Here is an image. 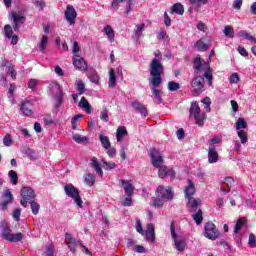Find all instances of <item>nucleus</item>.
<instances>
[{
    "label": "nucleus",
    "mask_w": 256,
    "mask_h": 256,
    "mask_svg": "<svg viewBox=\"0 0 256 256\" xmlns=\"http://www.w3.org/2000/svg\"><path fill=\"white\" fill-rule=\"evenodd\" d=\"M205 79L208 81V85H213V74L210 70L204 72V76H196L191 81V87L193 88L194 97L201 95L205 91Z\"/></svg>",
    "instance_id": "nucleus-1"
},
{
    "label": "nucleus",
    "mask_w": 256,
    "mask_h": 256,
    "mask_svg": "<svg viewBox=\"0 0 256 256\" xmlns=\"http://www.w3.org/2000/svg\"><path fill=\"white\" fill-rule=\"evenodd\" d=\"M164 67L161 64V61L157 58H153L150 63V75L152 78H149L150 85H161L163 83V75Z\"/></svg>",
    "instance_id": "nucleus-2"
},
{
    "label": "nucleus",
    "mask_w": 256,
    "mask_h": 256,
    "mask_svg": "<svg viewBox=\"0 0 256 256\" xmlns=\"http://www.w3.org/2000/svg\"><path fill=\"white\" fill-rule=\"evenodd\" d=\"M190 117H194L196 125L198 127H203L205 125V121H207V114L205 112H201V107H199V103L192 102L190 107Z\"/></svg>",
    "instance_id": "nucleus-3"
},
{
    "label": "nucleus",
    "mask_w": 256,
    "mask_h": 256,
    "mask_svg": "<svg viewBox=\"0 0 256 256\" xmlns=\"http://www.w3.org/2000/svg\"><path fill=\"white\" fill-rule=\"evenodd\" d=\"M170 233L174 241L175 249H177L180 253H183L187 247V240L185 237L179 236L177 235V232H175V221H172L170 224Z\"/></svg>",
    "instance_id": "nucleus-4"
},
{
    "label": "nucleus",
    "mask_w": 256,
    "mask_h": 256,
    "mask_svg": "<svg viewBox=\"0 0 256 256\" xmlns=\"http://www.w3.org/2000/svg\"><path fill=\"white\" fill-rule=\"evenodd\" d=\"M64 191L67 197H70L74 200V203H76L77 207H83V200L79 195V190L75 186H73V184H66L64 186Z\"/></svg>",
    "instance_id": "nucleus-5"
},
{
    "label": "nucleus",
    "mask_w": 256,
    "mask_h": 256,
    "mask_svg": "<svg viewBox=\"0 0 256 256\" xmlns=\"http://www.w3.org/2000/svg\"><path fill=\"white\" fill-rule=\"evenodd\" d=\"M219 230L217 229V226L213 224V222H208L204 226V237L206 239H210L211 241H215L216 239H219Z\"/></svg>",
    "instance_id": "nucleus-6"
},
{
    "label": "nucleus",
    "mask_w": 256,
    "mask_h": 256,
    "mask_svg": "<svg viewBox=\"0 0 256 256\" xmlns=\"http://www.w3.org/2000/svg\"><path fill=\"white\" fill-rule=\"evenodd\" d=\"M21 197L20 203L22 207H27V203L35 200V191L30 187H23L21 189Z\"/></svg>",
    "instance_id": "nucleus-7"
},
{
    "label": "nucleus",
    "mask_w": 256,
    "mask_h": 256,
    "mask_svg": "<svg viewBox=\"0 0 256 256\" xmlns=\"http://www.w3.org/2000/svg\"><path fill=\"white\" fill-rule=\"evenodd\" d=\"M150 158L153 167H155L156 169H159V167H161V165L165 163V160L163 159L161 152H159V150L155 148L151 149Z\"/></svg>",
    "instance_id": "nucleus-8"
},
{
    "label": "nucleus",
    "mask_w": 256,
    "mask_h": 256,
    "mask_svg": "<svg viewBox=\"0 0 256 256\" xmlns=\"http://www.w3.org/2000/svg\"><path fill=\"white\" fill-rule=\"evenodd\" d=\"M156 197L163 199V201H171L173 199V191H171V188L158 186L156 190Z\"/></svg>",
    "instance_id": "nucleus-9"
},
{
    "label": "nucleus",
    "mask_w": 256,
    "mask_h": 256,
    "mask_svg": "<svg viewBox=\"0 0 256 256\" xmlns=\"http://www.w3.org/2000/svg\"><path fill=\"white\" fill-rule=\"evenodd\" d=\"M11 203H13V194L9 190H4L1 196L0 210L6 211L8 205H11Z\"/></svg>",
    "instance_id": "nucleus-10"
},
{
    "label": "nucleus",
    "mask_w": 256,
    "mask_h": 256,
    "mask_svg": "<svg viewBox=\"0 0 256 256\" xmlns=\"http://www.w3.org/2000/svg\"><path fill=\"white\" fill-rule=\"evenodd\" d=\"M65 19L72 27L75 26V20L77 19V10L71 5H67L66 11L64 12Z\"/></svg>",
    "instance_id": "nucleus-11"
},
{
    "label": "nucleus",
    "mask_w": 256,
    "mask_h": 256,
    "mask_svg": "<svg viewBox=\"0 0 256 256\" xmlns=\"http://www.w3.org/2000/svg\"><path fill=\"white\" fill-rule=\"evenodd\" d=\"M11 19L13 20V29L14 31H19L20 25H23V23L26 21L25 16L21 12H12L11 13Z\"/></svg>",
    "instance_id": "nucleus-12"
},
{
    "label": "nucleus",
    "mask_w": 256,
    "mask_h": 256,
    "mask_svg": "<svg viewBox=\"0 0 256 256\" xmlns=\"http://www.w3.org/2000/svg\"><path fill=\"white\" fill-rule=\"evenodd\" d=\"M72 63L79 71H87V62L80 55H75L72 58Z\"/></svg>",
    "instance_id": "nucleus-13"
},
{
    "label": "nucleus",
    "mask_w": 256,
    "mask_h": 256,
    "mask_svg": "<svg viewBox=\"0 0 256 256\" xmlns=\"http://www.w3.org/2000/svg\"><path fill=\"white\" fill-rule=\"evenodd\" d=\"M65 238H66V244L68 245V249H70V251L72 253H75L77 247H79V245H82L81 242L77 241L71 234L66 233L65 234Z\"/></svg>",
    "instance_id": "nucleus-14"
},
{
    "label": "nucleus",
    "mask_w": 256,
    "mask_h": 256,
    "mask_svg": "<svg viewBox=\"0 0 256 256\" xmlns=\"http://www.w3.org/2000/svg\"><path fill=\"white\" fill-rule=\"evenodd\" d=\"M1 67H6L7 69V75H10L11 79H17V70H15V66L9 64V60L2 59L1 61Z\"/></svg>",
    "instance_id": "nucleus-15"
},
{
    "label": "nucleus",
    "mask_w": 256,
    "mask_h": 256,
    "mask_svg": "<svg viewBox=\"0 0 256 256\" xmlns=\"http://www.w3.org/2000/svg\"><path fill=\"white\" fill-rule=\"evenodd\" d=\"M157 87H159V85L151 84V91H152V94H153V101H154V103H157V105H161V103H163V98H162L163 91L158 90Z\"/></svg>",
    "instance_id": "nucleus-16"
},
{
    "label": "nucleus",
    "mask_w": 256,
    "mask_h": 256,
    "mask_svg": "<svg viewBox=\"0 0 256 256\" xmlns=\"http://www.w3.org/2000/svg\"><path fill=\"white\" fill-rule=\"evenodd\" d=\"M144 235L148 243H155V226L152 223L147 225V230L144 232Z\"/></svg>",
    "instance_id": "nucleus-17"
},
{
    "label": "nucleus",
    "mask_w": 256,
    "mask_h": 256,
    "mask_svg": "<svg viewBox=\"0 0 256 256\" xmlns=\"http://www.w3.org/2000/svg\"><path fill=\"white\" fill-rule=\"evenodd\" d=\"M21 111L23 115H26L27 117H31V115H33V102H31V100H25L22 103Z\"/></svg>",
    "instance_id": "nucleus-18"
},
{
    "label": "nucleus",
    "mask_w": 256,
    "mask_h": 256,
    "mask_svg": "<svg viewBox=\"0 0 256 256\" xmlns=\"http://www.w3.org/2000/svg\"><path fill=\"white\" fill-rule=\"evenodd\" d=\"M120 183L124 189L126 197L133 196V193L135 191V186H133V184H131V182L127 180H121Z\"/></svg>",
    "instance_id": "nucleus-19"
},
{
    "label": "nucleus",
    "mask_w": 256,
    "mask_h": 256,
    "mask_svg": "<svg viewBox=\"0 0 256 256\" xmlns=\"http://www.w3.org/2000/svg\"><path fill=\"white\" fill-rule=\"evenodd\" d=\"M187 186L185 187L184 193H185V197L186 199H189L191 197H193V195H195V183H193V181H191V179L187 180Z\"/></svg>",
    "instance_id": "nucleus-20"
},
{
    "label": "nucleus",
    "mask_w": 256,
    "mask_h": 256,
    "mask_svg": "<svg viewBox=\"0 0 256 256\" xmlns=\"http://www.w3.org/2000/svg\"><path fill=\"white\" fill-rule=\"evenodd\" d=\"M219 161V154L215 149V146H209L208 149V163H217Z\"/></svg>",
    "instance_id": "nucleus-21"
},
{
    "label": "nucleus",
    "mask_w": 256,
    "mask_h": 256,
    "mask_svg": "<svg viewBox=\"0 0 256 256\" xmlns=\"http://www.w3.org/2000/svg\"><path fill=\"white\" fill-rule=\"evenodd\" d=\"M193 69L196 75L199 73H203V61L201 60V56L197 55L193 61Z\"/></svg>",
    "instance_id": "nucleus-22"
},
{
    "label": "nucleus",
    "mask_w": 256,
    "mask_h": 256,
    "mask_svg": "<svg viewBox=\"0 0 256 256\" xmlns=\"http://www.w3.org/2000/svg\"><path fill=\"white\" fill-rule=\"evenodd\" d=\"M132 107L134 111H138L139 114H141L143 117H147V107L145 105L141 104V102L135 101L132 102Z\"/></svg>",
    "instance_id": "nucleus-23"
},
{
    "label": "nucleus",
    "mask_w": 256,
    "mask_h": 256,
    "mask_svg": "<svg viewBox=\"0 0 256 256\" xmlns=\"http://www.w3.org/2000/svg\"><path fill=\"white\" fill-rule=\"evenodd\" d=\"M91 166L94 168V170L100 177H103V169L101 168L103 167V162L99 163L97 158L93 157L91 159Z\"/></svg>",
    "instance_id": "nucleus-24"
},
{
    "label": "nucleus",
    "mask_w": 256,
    "mask_h": 256,
    "mask_svg": "<svg viewBox=\"0 0 256 256\" xmlns=\"http://www.w3.org/2000/svg\"><path fill=\"white\" fill-rule=\"evenodd\" d=\"M201 205V200L195 199L194 197L188 198L187 207L190 211H197V207Z\"/></svg>",
    "instance_id": "nucleus-25"
},
{
    "label": "nucleus",
    "mask_w": 256,
    "mask_h": 256,
    "mask_svg": "<svg viewBox=\"0 0 256 256\" xmlns=\"http://www.w3.org/2000/svg\"><path fill=\"white\" fill-rule=\"evenodd\" d=\"M126 135H128L127 128H125V126H119L116 130V139L118 143H121L123 137H126Z\"/></svg>",
    "instance_id": "nucleus-26"
},
{
    "label": "nucleus",
    "mask_w": 256,
    "mask_h": 256,
    "mask_svg": "<svg viewBox=\"0 0 256 256\" xmlns=\"http://www.w3.org/2000/svg\"><path fill=\"white\" fill-rule=\"evenodd\" d=\"M11 228L7 225H2L1 228V233H2V237L5 239V241H9V239H11V236L13 235L11 233Z\"/></svg>",
    "instance_id": "nucleus-27"
},
{
    "label": "nucleus",
    "mask_w": 256,
    "mask_h": 256,
    "mask_svg": "<svg viewBox=\"0 0 256 256\" xmlns=\"http://www.w3.org/2000/svg\"><path fill=\"white\" fill-rule=\"evenodd\" d=\"M104 33L105 35H107L108 41H110V43H113V41H115V31L113 30V28H111L110 25H107L104 28Z\"/></svg>",
    "instance_id": "nucleus-28"
},
{
    "label": "nucleus",
    "mask_w": 256,
    "mask_h": 256,
    "mask_svg": "<svg viewBox=\"0 0 256 256\" xmlns=\"http://www.w3.org/2000/svg\"><path fill=\"white\" fill-rule=\"evenodd\" d=\"M99 141L102 144V147L104 149H109L111 147V142L109 141V137L103 135V134H99Z\"/></svg>",
    "instance_id": "nucleus-29"
},
{
    "label": "nucleus",
    "mask_w": 256,
    "mask_h": 256,
    "mask_svg": "<svg viewBox=\"0 0 256 256\" xmlns=\"http://www.w3.org/2000/svg\"><path fill=\"white\" fill-rule=\"evenodd\" d=\"M171 13H177V15H183V13H185V8L181 3H176L172 6Z\"/></svg>",
    "instance_id": "nucleus-30"
},
{
    "label": "nucleus",
    "mask_w": 256,
    "mask_h": 256,
    "mask_svg": "<svg viewBox=\"0 0 256 256\" xmlns=\"http://www.w3.org/2000/svg\"><path fill=\"white\" fill-rule=\"evenodd\" d=\"M109 82H108V85L109 87L113 88L115 87V85H117V76H115V70L114 69H111L109 71Z\"/></svg>",
    "instance_id": "nucleus-31"
},
{
    "label": "nucleus",
    "mask_w": 256,
    "mask_h": 256,
    "mask_svg": "<svg viewBox=\"0 0 256 256\" xmlns=\"http://www.w3.org/2000/svg\"><path fill=\"white\" fill-rule=\"evenodd\" d=\"M143 31H145V24L137 25L136 30H134V38L137 40L141 39Z\"/></svg>",
    "instance_id": "nucleus-32"
},
{
    "label": "nucleus",
    "mask_w": 256,
    "mask_h": 256,
    "mask_svg": "<svg viewBox=\"0 0 256 256\" xmlns=\"http://www.w3.org/2000/svg\"><path fill=\"white\" fill-rule=\"evenodd\" d=\"M79 107H82L86 110V113H91V104H89V101L85 99V97H82L79 102Z\"/></svg>",
    "instance_id": "nucleus-33"
},
{
    "label": "nucleus",
    "mask_w": 256,
    "mask_h": 256,
    "mask_svg": "<svg viewBox=\"0 0 256 256\" xmlns=\"http://www.w3.org/2000/svg\"><path fill=\"white\" fill-rule=\"evenodd\" d=\"M102 167L106 171H111L117 168V164L115 162H111V161L107 162L105 160H102Z\"/></svg>",
    "instance_id": "nucleus-34"
},
{
    "label": "nucleus",
    "mask_w": 256,
    "mask_h": 256,
    "mask_svg": "<svg viewBox=\"0 0 256 256\" xmlns=\"http://www.w3.org/2000/svg\"><path fill=\"white\" fill-rule=\"evenodd\" d=\"M192 217L197 225H201V223H203V211L198 210L192 215Z\"/></svg>",
    "instance_id": "nucleus-35"
},
{
    "label": "nucleus",
    "mask_w": 256,
    "mask_h": 256,
    "mask_svg": "<svg viewBox=\"0 0 256 256\" xmlns=\"http://www.w3.org/2000/svg\"><path fill=\"white\" fill-rule=\"evenodd\" d=\"M223 33L224 35H226V37H229L230 39H233V37H235V31L230 25L225 26Z\"/></svg>",
    "instance_id": "nucleus-36"
},
{
    "label": "nucleus",
    "mask_w": 256,
    "mask_h": 256,
    "mask_svg": "<svg viewBox=\"0 0 256 256\" xmlns=\"http://www.w3.org/2000/svg\"><path fill=\"white\" fill-rule=\"evenodd\" d=\"M8 175L12 181V185H17L19 183V175H17V172H15V170H10Z\"/></svg>",
    "instance_id": "nucleus-37"
},
{
    "label": "nucleus",
    "mask_w": 256,
    "mask_h": 256,
    "mask_svg": "<svg viewBox=\"0 0 256 256\" xmlns=\"http://www.w3.org/2000/svg\"><path fill=\"white\" fill-rule=\"evenodd\" d=\"M238 37H243L247 41H254V42H256V38L253 37L251 34L247 33V31H240V32H238Z\"/></svg>",
    "instance_id": "nucleus-38"
},
{
    "label": "nucleus",
    "mask_w": 256,
    "mask_h": 256,
    "mask_svg": "<svg viewBox=\"0 0 256 256\" xmlns=\"http://www.w3.org/2000/svg\"><path fill=\"white\" fill-rule=\"evenodd\" d=\"M159 171H158V175L160 177V179H165V177H167V172L169 171V168H167V166H163L160 165V167H158Z\"/></svg>",
    "instance_id": "nucleus-39"
},
{
    "label": "nucleus",
    "mask_w": 256,
    "mask_h": 256,
    "mask_svg": "<svg viewBox=\"0 0 256 256\" xmlns=\"http://www.w3.org/2000/svg\"><path fill=\"white\" fill-rule=\"evenodd\" d=\"M84 181L89 187H91L95 183V176L91 173H88L84 176Z\"/></svg>",
    "instance_id": "nucleus-40"
},
{
    "label": "nucleus",
    "mask_w": 256,
    "mask_h": 256,
    "mask_svg": "<svg viewBox=\"0 0 256 256\" xmlns=\"http://www.w3.org/2000/svg\"><path fill=\"white\" fill-rule=\"evenodd\" d=\"M31 205V211L33 213V215H38L39 214V209H41V206L39 205V203L34 202V200H31V202H28Z\"/></svg>",
    "instance_id": "nucleus-41"
},
{
    "label": "nucleus",
    "mask_w": 256,
    "mask_h": 256,
    "mask_svg": "<svg viewBox=\"0 0 256 256\" xmlns=\"http://www.w3.org/2000/svg\"><path fill=\"white\" fill-rule=\"evenodd\" d=\"M23 240V233H17V234H12V236H10V239L8 241H10L11 243H19V241Z\"/></svg>",
    "instance_id": "nucleus-42"
},
{
    "label": "nucleus",
    "mask_w": 256,
    "mask_h": 256,
    "mask_svg": "<svg viewBox=\"0 0 256 256\" xmlns=\"http://www.w3.org/2000/svg\"><path fill=\"white\" fill-rule=\"evenodd\" d=\"M120 1H124V3H126V15H129V13H131V11H133V9L131 7H133V5H135V1L134 0H120Z\"/></svg>",
    "instance_id": "nucleus-43"
},
{
    "label": "nucleus",
    "mask_w": 256,
    "mask_h": 256,
    "mask_svg": "<svg viewBox=\"0 0 256 256\" xmlns=\"http://www.w3.org/2000/svg\"><path fill=\"white\" fill-rule=\"evenodd\" d=\"M236 129L239 131L240 129H247V122H245L244 118H238L236 122Z\"/></svg>",
    "instance_id": "nucleus-44"
},
{
    "label": "nucleus",
    "mask_w": 256,
    "mask_h": 256,
    "mask_svg": "<svg viewBox=\"0 0 256 256\" xmlns=\"http://www.w3.org/2000/svg\"><path fill=\"white\" fill-rule=\"evenodd\" d=\"M243 225H245V219L240 218L238 219V221L236 222L235 228H234V233H239L241 231V229L243 228Z\"/></svg>",
    "instance_id": "nucleus-45"
},
{
    "label": "nucleus",
    "mask_w": 256,
    "mask_h": 256,
    "mask_svg": "<svg viewBox=\"0 0 256 256\" xmlns=\"http://www.w3.org/2000/svg\"><path fill=\"white\" fill-rule=\"evenodd\" d=\"M33 5L38 9V11H43L45 8V1L43 0H32Z\"/></svg>",
    "instance_id": "nucleus-46"
},
{
    "label": "nucleus",
    "mask_w": 256,
    "mask_h": 256,
    "mask_svg": "<svg viewBox=\"0 0 256 256\" xmlns=\"http://www.w3.org/2000/svg\"><path fill=\"white\" fill-rule=\"evenodd\" d=\"M235 183V180L233 177L227 176L224 178V187H228V189H231Z\"/></svg>",
    "instance_id": "nucleus-47"
},
{
    "label": "nucleus",
    "mask_w": 256,
    "mask_h": 256,
    "mask_svg": "<svg viewBox=\"0 0 256 256\" xmlns=\"http://www.w3.org/2000/svg\"><path fill=\"white\" fill-rule=\"evenodd\" d=\"M195 47H197L198 51H207L208 47L203 40H198L195 44Z\"/></svg>",
    "instance_id": "nucleus-48"
},
{
    "label": "nucleus",
    "mask_w": 256,
    "mask_h": 256,
    "mask_svg": "<svg viewBox=\"0 0 256 256\" xmlns=\"http://www.w3.org/2000/svg\"><path fill=\"white\" fill-rule=\"evenodd\" d=\"M202 103L204 104V109L206 113H209L211 111V98L206 97L202 100Z\"/></svg>",
    "instance_id": "nucleus-49"
},
{
    "label": "nucleus",
    "mask_w": 256,
    "mask_h": 256,
    "mask_svg": "<svg viewBox=\"0 0 256 256\" xmlns=\"http://www.w3.org/2000/svg\"><path fill=\"white\" fill-rule=\"evenodd\" d=\"M48 41H49V38L47 36L42 37L41 42L39 44L40 51H45V49H47Z\"/></svg>",
    "instance_id": "nucleus-50"
},
{
    "label": "nucleus",
    "mask_w": 256,
    "mask_h": 256,
    "mask_svg": "<svg viewBox=\"0 0 256 256\" xmlns=\"http://www.w3.org/2000/svg\"><path fill=\"white\" fill-rule=\"evenodd\" d=\"M3 143L5 145V147H11V145L13 144V139L11 138V134H6L4 139H3Z\"/></svg>",
    "instance_id": "nucleus-51"
},
{
    "label": "nucleus",
    "mask_w": 256,
    "mask_h": 256,
    "mask_svg": "<svg viewBox=\"0 0 256 256\" xmlns=\"http://www.w3.org/2000/svg\"><path fill=\"white\" fill-rule=\"evenodd\" d=\"M46 256H54L55 254V246H53V244H49L48 246H46Z\"/></svg>",
    "instance_id": "nucleus-52"
},
{
    "label": "nucleus",
    "mask_w": 256,
    "mask_h": 256,
    "mask_svg": "<svg viewBox=\"0 0 256 256\" xmlns=\"http://www.w3.org/2000/svg\"><path fill=\"white\" fill-rule=\"evenodd\" d=\"M168 89H169L170 91H179L180 85H179V83H177V82L170 81V82L168 83Z\"/></svg>",
    "instance_id": "nucleus-53"
},
{
    "label": "nucleus",
    "mask_w": 256,
    "mask_h": 256,
    "mask_svg": "<svg viewBox=\"0 0 256 256\" xmlns=\"http://www.w3.org/2000/svg\"><path fill=\"white\" fill-rule=\"evenodd\" d=\"M4 33L6 37H8V39H11V37L13 36V27H11V25H6L4 27Z\"/></svg>",
    "instance_id": "nucleus-54"
},
{
    "label": "nucleus",
    "mask_w": 256,
    "mask_h": 256,
    "mask_svg": "<svg viewBox=\"0 0 256 256\" xmlns=\"http://www.w3.org/2000/svg\"><path fill=\"white\" fill-rule=\"evenodd\" d=\"M238 137L242 144L247 143L248 138H247V134L245 133V131H243V130L238 131Z\"/></svg>",
    "instance_id": "nucleus-55"
},
{
    "label": "nucleus",
    "mask_w": 256,
    "mask_h": 256,
    "mask_svg": "<svg viewBox=\"0 0 256 256\" xmlns=\"http://www.w3.org/2000/svg\"><path fill=\"white\" fill-rule=\"evenodd\" d=\"M109 111H107V108H105L103 111L100 113V119L102 121H105L106 123H109Z\"/></svg>",
    "instance_id": "nucleus-56"
},
{
    "label": "nucleus",
    "mask_w": 256,
    "mask_h": 256,
    "mask_svg": "<svg viewBox=\"0 0 256 256\" xmlns=\"http://www.w3.org/2000/svg\"><path fill=\"white\" fill-rule=\"evenodd\" d=\"M73 141H75V143H85V141H87V137L75 134L73 136Z\"/></svg>",
    "instance_id": "nucleus-57"
},
{
    "label": "nucleus",
    "mask_w": 256,
    "mask_h": 256,
    "mask_svg": "<svg viewBox=\"0 0 256 256\" xmlns=\"http://www.w3.org/2000/svg\"><path fill=\"white\" fill-rule=\"evenodd\" d=\"M167 201L163 200V198H154L153 201V206L154 207H163L164 203H166Z\"/></svg>",
    "instance_id": "nucleus-58"
},
{
    "label": "nucleus",
    "mask_w": 256,
    "mask_h": 256,
    "mask_svg": "<svg viewBox=\"0 0 256 256\" xmlns=\"http://www.w3.org/2000/svg\"><path fill=\"white\" fill-rule=\"evenodd\" d=\"M121 205L123 207H131V205H133V199L131 198V196H127L122 202Z\"/></svg>",
    "instance_id": "nucleus-59"
},
{
    "label": "nucleus",
    "mask_w": 256,
    "mask_h": 256,
    "mask_svg": "<svg viewBox=\"0 0 256 256\" xmlns=\"http://www.w3.org/2000/svg\"><path fill=\"white\" fill-rule=\"evenodd\" d=\"M77 91L79 95H83V93H85V84L81 80H79L77 83Z\"/></svg>",
    "instance_id": "nucleus-60"
},
{
    "label": "nucleus",
    "mask_w": 256,
    "mask_h": 256,
    "mask_svg": "<svg viewBox=\"0 0 256 256\" xmlns=\"http://www.w3.org/2000/svg\"><path fill=\"white\" fill-rule=\"evenodd\" d=\"M248 244L250 247L255 248L256 247V238H255V234H250L249 235V240H248Z\"/></svg>",
    "instance_id": "nucleus-61"
},
{
    "label": "nucleus",
    "mask_w": 256,
    "mask_h": 256,
    "mask_svg": "<svg viewBox=\"0 0 256 256\" xmlns=\"http://www.w3.org/2000/svg\"><path fill=\"white\" fill-rule=\"evenodd\" d=\"M20 217H21V209L16 208V209L13 211V219H14L15 221H19Z\"/></svg>",
    "instance_id": "nucleus-62"
},
{
    "label": "nucleus",
    "mask_w": 256,
    "mask_h": 256,
    "mask_svg": "<svg viewBox=\"0 0 256 256\" xmlns=\"http://www.w3.org/2000/svg\"><path fill=\"white\" fill-rule=\"evenodd\" d=\"M43 121H44L45 125H53V123H54L51 115L44 116Z\"/></svg>",
    "instance_id": "nucleus-63"
},
{
    "label": "nucleus",
    "mask_w": 256,
    "mask_h": 256,
    "mask_svg": "<svg viewBox=\"0 0 256 256\" xmlns=\"http://www.w3.org/2000/svg\"><path fill=\"white\" fill-rule=\"evenodd\" d=\"M230 83H239V74L233 73L229 78Z\"/></svg>",
    "instance_id": "nucleus-64"
}]
</instances>
